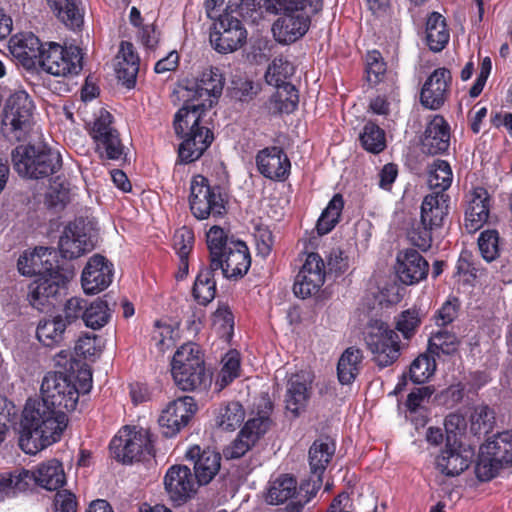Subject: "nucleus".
<instances>
[{"mask_svg": "<svg viewBox=\"0 0 512 512\" xmlns=\"http://www.w3.org/2000/svg\"><path fill=\"white\" fill-rule=\"evenodd\" d=\"M42 400H28L20 422L19 447L30 455L57 443L67 427L66 412L75 410L79 391L64 372L48 373L41 384Z\"/></svg>", "mask_w": 512, "mask_h": 512, "instance_id": "nucleus-1", "label": "nucleus"}, {"mask_svg": "<svg viewBox=\"0 0 512 512\" xmlns=\"http://www.w3.org/2000/svg\"><path fill=\"white\" fill-rule=\"evenodd\" d=\"M211 267L221 270L224 278L242 279L251 267V255L247 244L229 236L228 231L214 225L206 233Z\"/></svg>", "mask_w": 512, "mask_h": 512, "instance_id": "nucleus-2", "label": "nucleus"}, {"mask_svg": "<svg viewBox=\"0 0 512 512\" xmlns=\"http://www.w3.org/2000/svg\"><path fill=\"white\" fill-rule=\"evenodd\" d=\"M450 197L446 193L432 192L426 195L421 204L420 220L412 224L408 231L410 243L422 252H427L444 226L449 214Z\"/></svg>", "mask_w": 512, "mask_h": 512, "instance_id": "nucleus-3", "label": "nucleus"}, {"mask_svg": "<svg viewBox=\"0 0 512 512\" xmlns=\"http://www.w3.org/2000/svg\"><path fill=\"white\" fill-rule=\"evenodd\" d=\"M11 159L14 170L25 179L48 178L62 168L61 154L47 144L18 145L12 150Z\"/></svg>", "mask_w": 512, "mask_h": 512, "instance_id": "nucleus-4", "label": "nucleus"}, {"mask_svg": "<svg viewBox=\"0 0 512 512\" xmlns=\"http://www.w3.org/2000/svg\"><path fill=\"white\" fill-rule=\"evenodd\" d=\"M362 335L365 347L371 354V361L379 369L392 366L401 356L400 337L384 320L369 319Z\"/></svg>", "mask_w": 512, "mask_h": 512, "instance_id": "nucleus-5", "label": "nucleus"}, {"mask_svg": "<svg viewBox=\"0 0 512 512\" xmlns=\"http://www.w3.org/2000/svg\"><path fill=\"white\" fill-rule=\"evenodd\" d=\"M154 441L149 429L124 426L110 441L109 449L116 461L131 464L154 456Z\"/></svg>", "mask_w": 512, "mask_h": 512, "instance_id": "nucleus-6", "label": "nucleus"}, {"mask_svg": "<svg viewBox=\"0 0 512 512\" xmlns=\"http://www.w3.org/2000/svg\"><path fill=\"white\" fill-rule=\"evenodd\" d=\"M228 196L218 184L210 185L208 178L201 174L192 177L190 182L189 207L198 220L223 217L227 213Z\"/></svg>", "mask_w": 512, "mask_h": 512, "instance_id": "nucleus-7", "label": "nucleus"}, {"mask_svg": "<svg viewBox=\"0 0 512 512\" xmlns=\"http://www.w3.org/2000/svg\"><path fill=\"white\" fill-rule=\"evenodd\" d=\"M508 466H512V430L497 433L481 445L475 473L480 481H490Z\"/></svg>", "mask_w": 512, "mask_h": 512, "instance_id": "nucleus-8", "label": "nucleus"}, {"mask_svg": "<svg viewBox=\"0 0 512 512\" xmlns=\"http://www.w3.org/2000/svg\"><path fill=\"white\" fill-rule=\"evenodd\" d=\"M33 100L24 90L12 93L6 100L2 112V130L6 137L22 140L33 124Z\"/></svg>", "mask_w": 512, "mask_h": 512, "instance_id": "nucleus-9", "label": "nucleus"}, {"mask_svg": "<svg viewBox=\"0 0 512 512\" xmlns=\"http://www.w3.org/2000/svg\"><path fill=\"white\" fill-rule=\"evenodd\" d=\"M39 67L57 77L76 76L83 69L82 50L76 45L62 46L57 42H46Z\"/></svg>", "mask_w": 512, "mask_h": 512, "instance_id": "nucleus-10", "label": "nucleus"}, {"mask_svg": "<svg viewBox=\"0 0 512 512\" xmlns=\"http://www.w3.org/2000/svg\"><path fill=\"white\" fill-rule=\"evenodd\" d=\"M69 276L65 270L56 265L55 269L39 276L28 286L27 300L39 311L55 306L58 298L66 292Z\"/></svg>", "mask_w": 512, "mask_h": 512, "instance_id": "nucleus-11", "label": "nucleus"}, {"mask_svg": "<svg viewBox=\"0 0 512 512\" xmlns=\"http://www.w3.org/2000/svg\"><path fill=\"white\" fill-rule=\"evenodd\" d=\"M237 13H222L219 18L212 19L213 29L210 32V43L222 54L230 53L241 48L247 39V31Z\"/></svg>", "mask_w": 512, "mask_h": 512, "instance_id": "nucleus-12", "label": "nucleus"}, {"mask_svg": "<svg viewBox=\"0 0 512 512\" xmlns=\"http://www.w3.org/2000/svg\"><path fill=\"white\" fill-rule=\"evenodd\" d=\"M113 115L105 109H101L95 118L90 130V135L96 144V151L101 158L108 160H120L124 155V145L120 134L113 127Z\"/></svg>", "mask_w": 512, "mask_h": 512, "instance_id": "nucleus-13", "label": "nucleus"}, {"mask_svg": "<svg viewBox=\"0 0 512 512\" xmlns=\"http://www.w3.org/2000/svg\"><path fill=\"white\" fill-rule=\"evenodd\" d=\"M197 409L195 399L191 396L179 397L169 402L158 419L163 436L166 438L176 436L188 425Z\"/></svg>", "mask_w": 512, "mask_h": 512, "instance_id": "nucleus-14", "label": "nucleus"}, {"mask_svg": "<svg viewBox=\"0 0 512 512\" xmlns=\"http://www.w3.org/2000/svg\"><path fill=\"white\" fill-rule=\"evenodd\" d=\"M326 270L318 253L306 254L304 263L295 277L293 292L302 299L316 294L325 282Z\"/></svg>", "mask_w": 512, "mask_h": 512, "instance_id": "nucleus-15", "label": "nucleus"}, {"mask_svg": "<svg viewBox=\"0 0 512 512\" xmlns=\"http://www.w3.org/2000/svg\"><path fill=\"white\" fill-rule=\"evenodd\" d=\"M257 171L266 179L285 182L291 174V161L280 146H268L256 153Z\"/></svg>", "mask_w": 512, "mask_h": 512, "instance_id": "nucleus-16", "label": "nucleus"}, {"mask_svg": "<svg viewBox=\"0 0 512 512\" xmlns=\"http://www.w3.org/2000/svg\"><path fill=\"white\" fill-rule=\"evenodd\" d=\"M164 488L175 506L186 503L197 490L198 483L191 469L185 465L171 466L164 476Z\"/></svg>", "mask_w": 512, "mask_h": 512, "instance_id": "nucleus-17", "label": "nucleus"}, {"mask_svg": "<svg viewBox=\"0 0 512 512\" xmlns=\"http://www.w3.org/2000/svg\"><path fill=\"white\" fill-rule=\"evenodd\" d=\"M452 75L449 69H435L422 85L419 101L429 110H439L448 99Z\"/></svg>", "mask_w": 512, "mask_h": 512, "instance_id": "nucleus-18", "label": "nucleus"}, {"mask_svg": "<svg viewBox=\"0 0 512 512\" xmlns=\"http://www.w3.org/2000/svg\"><path fill=\"white\" fill-rule=\"evenodd\" d=\"M113 276V264L106 257L95 254L89 258L82 271V288L86 294H98L109 287Z\"/></svg>", "mask_w": 512, "mask_h": 512, "instance_id": "nucleus-19", "label": "nucleus"}, {"mask_svg": "<svg viewBox=\"0 0 512 512\" xmlns=\"http://www.w3.org/2000/svg\"><path fill=\"white\" fill-rule=\"evenodd\" d=\"M93 248L94 244L86 232L84 220H75L64 228L59 239V250L64 258H78Z\"/></svg>", "mask_w": 512, "mask_h": 512, "instance_id": "nucleus-20", "label": "nucleus"}, {"mask_svg": "<svg viewBox=\"0 0 512 512\" xmlns=\"http://www.w3.org/2000/svg\"><path fill=\"white\" fill-rule=\"evenodd\" d=\"M272 25L275 40L280 44H292L308 32L314 14L278 13Z\"/></svg>", "mask_w": 512, "mask_h": 512, "instance_id": "nucleus-21", "label": "nucleus"}, {"mask_svg": "<svg viewBox=\"0 0 512 512\" xmlns=\"http://www.w3.org/2000/svg\"><path fill=\"white\" fill-rule=\"evenodd\" d=\"M44 43L33 33H19L9 40L12 56L27 70H34L40 65Z\"/></svg>", "mask_w": 512, "mask_h": 512, "instance_id": "nucleus-22", "label": "nucleus"}, {"mask_svg": "<svg viewBox=\"0 0 512 512\" xmlns=\"http://www.w3.org/2000/svg\"><path fill=\"white\" fill-rule=\"evenodd\" d=\"M186 458L193 463V476L199 486L210 483L221 467V454L210 448L201 449L198 445L192 446L187 450Z\"/></svg>", "mask_w": 512, "mask_h": 512, "instance_id": "nucleus-23", "label": "nucleus"}, {"mask_svg": "<svg viewBox=\"0 0 512 512\" xmlns=\"http://www.w3.org/2000/svg\"><path fill=\"white\" fill-rule=\"evenodd\" d=\"M428 272L429 264L417 250L407 248L397 254L396 274L403 284H417L427 277Z\"/></svg>", "mask_w": 512, "mask_h": 512, "instance_id": "nucleus-24", "label": "nucleus"}, {"mask_svg": "<svg viewBox=\"0 0 512 512\" xmlns=\"http://www.w3.org/2000/svg\"><path fill=\"white\" fill-rule=\"evenodd\" d=\"M313 376L307 371L292 374L287 382L285 395L286 409L295 417L299 416L310 399Z\"/></svg>", "mask_w": 512, "mask_h": 512, "instance_id": "nucleus-25", "label": "nucleus"}, {"mask_svg": "<svg viewBox=\"0 0 512 512\" xmlns=\"http://www.w3.org/2000/svg\"><path fill=\"white\" fill-rule=\"evenodd\" d=\"M224 84L225 79L219 68L210 67L201 73L191 88H187V94L197 101L211 102L212 107L222 95Z\"/></svg>", "mask_w": 512, "mask_h": 512, "instance_id": "nucleus-26", "label": "nucleus"}, {"mask_svg": "<svg viewBox=\"0 0 512 512\" xmlns=\"http://www.w3.org/2000/svg\"><path fill=\"white\" fill-rule=\"evenodd\" d=\"M179 137L183 141L179 145L178 158L185 164L198 160L214 140L212 130L206 126L188 130Z\"/></svg>", "mask_w": 512, "mask_h": 512, "instance_id": "nucleus-27", "label": "nucleus"}, {"mask_svg": "<svg viewBox=\"0 0 512 512\" xmlns=\"http://www.w3.org/2000/svg\"><path fill=\"white\" fill-rule=\"evenodd\" d=\"M179 137L183 141L179 145L178 158L185 164L198 160L214 140L212 130L206 126L188 130Z\"/></svg>", "mask_w": 512, "mask_h": 512, "instance_id": "nucleus-28", "label": "nucleus"}, {"mask_svg": "<svg viewBox=\"0 0 512 512\" xmlns=\"http://www.w3.org/2000/svg\"><path fill=\"white\" fill-rule=\"evenodd\" d=\"M55 256L46 247H35L25 250L17 260V269L22 276H41L55 269Z\"/></svg>", "mask_w": 512, "mask_h": 512, "instance_id": "nucleus-29", "label": "nucleus"}, {"mask_svg": "<svg viewBox=\"0 0 512 512\" xmlns=\"http://www.w3.org/2000/svg\"><path fill=\"white\" fill-rule=\"evenodd\" d=\"M336 445L329 437L316 439L308 451L310 479L314 487L319 489L323 483V475L334 456Z\"/></svg>", "mask_w": 512, "mask_h": 512, "instance_id": "nucleus-30", "label": "nucleus"}, {"mask_svg": "<svg viewBox=\"0 0 512 512\" xmlns=\"http://www.w3.org/2000/svg\"><path fill=\"white\" fill-rule=\"evenodd\" d=\"M451 139V129L442 115H434L427 123L422 145L426 153L440 155L448 151Z\"/></svg>", "mask_w": 512, "mask_h": 512, "instance_id": "nucleus-31", "label": "nucleus"}, {"mask_svg": "<svg viewBox=\"0 0 512 512\" xmlns=\"http://www.w3.org/2000/svg\"><path fill=\"white\" fill-rule=\"evenodd\" d=\"M211 108L210 103H203L187 94L183 106L174 116L173 126L177 136H183L188 130L204 127L202 117Z\"/></svg>", "mask_w": 512, "mask_h": 512, "instance_id": "nucleus-32", "label": "nucleus"}, {"mask_svg": "<svg viewBox=\"0 0 512 512\" xmlns=\"http://www.w3.org/2000/svg\"><path fill=\"white\" fill-rule=\"evenodd\" d=\"M490 201V195L483 187H476L471 192L465 210V227L469 233L478 231L488 221Z\"/></svg>", "mask_w": 512, "mask_h": 512, "instance_id": "nucleus-33", "label": "nucleus"}, {"mask_svg": "<svg viewBox=\"0 0 512 512\" xmlns=\"http://www.w3.org/2000/svg\"><path fill=\"white\" fill-rule=\"evenodd\" d=\"M364 62L365 77L369 85L376 87L382 83H387L393 93L396 89L397 74L393 70L388 69L387 62L382 53L377 49L368 50L365 54Z\"/></svg>", "mask_w": 512, "mask_h": 512, "instance_id": "nucleus-34", "label": "nucleus"}, {"mask_svg": "<svg viewBox=\"0 0 512 512\" xmlns=\"http://www.w3.org/2000/svg\"><path fill=\"white\" fill-rule=\"evenodd\" d=\"M176 386L186 392L206 391L212 383V375L207 371L205 362L171 372Z\"/></svg>", "mask_w": 512, "mask_h": 512, "instance_id": "nucleus-35", "label": "nucleus"}, {"mask_svg": "<svg viewBox=\"0 0 512 512\" xmlns=\"http://www.w3.org/2000/svg\"><path fill=\"white\" fill-rule=\"evenodd\" d=\"M119 53L122 56L121 58L118 56L119 61L116 66L117 78L126 88L131 89L136 84L140 60L130 42H122Z\"/></svg>", "mask_w": 512, "mask_h": 512, "instance_id": "nucleus-36", "label": "nucleus"}, {"mask_svg": "<svg viewBox=\"0 0 512 512\" xmlns=\"http://www.w3.org/2000/svg\"><path fill=\"white\" fill-rule=\"evenodd\" d=\"M33 475L32 481L46 490H58L66 483V476L62 463L57 459H50L41 463Z\"/></svg>", "mask_w": 512, "mask_h": 512, "instance_id": "nucleus-37", "label": "nucleus"}, {"mask_svg": "<svg viewBox=\"0 0 512 512\" xmlns=\"http://www.w3.org/2000/svg\"><path fill=\"white\" fill-rule=\"evenodd\" d=\"M32 479L33 475L26 469L0 473V502L28 490Z\"/></svg>", "mask_w": 512, "mask_h": 512, "instance_id": "nucleus-38", "label": "nucleus"}, {"mask_svg": "<svg viewBox=\"0 0 512 512\" xmlns=\"http://www.w3.org/2000/svg\"><path fill=\"white\" fill-rule=\"evenodd\" d=\"M217 270L211 267V263L203 265L195 278L192 287V296L199 305L206 306L212 302L217 293L214 273Z\"/></svg>", "mask_w": 512, "mask_h": 512, "instance_id": "nucleus-39", "label": "nucleus"}, {"mask_svg": "<svg viewBox=\"0 0 512 512\" xmlns=\"http://www.w3.org/2000/svg\"><path fill=\"white\" fill-rule=\"evenodd\" d=\"M361 349L351 346L344 350L337 363V377L342 385L352 384L361 371L363 361Z\"/></svg>", "mask_w": 512, "mask_h": 512, "instance_id": "nucleus-40", "label": "nucleus"}, {"mask_svg": "<svg viewBox=\"0 0 512 512\" xmlns=\"http://www.w3.org/2000/svg\"><path fill=\"white\" fill-rule=\"evenodd\" d=\"M450 39L446 19L438 12L429 14L426 21V41L429 49L433 52L442 51Z\"/></svg>", "mask_w": 512, "mask_h": 512, "instance_id": "nucleus-41", "label": "nucleus"}, {"mask_svg": "<svg viewBox=\"0 0 512 512\" xmlns=\"http://www.w3.org/2000/svg\"><path fill=\"white\" fill-rule=\"evenodd\" d=\"M436 469L443 475L454 477L465 471L470 461L458 450L454 449L449 443L436 458Z\"/></svg>", "mask_w": 512, "mask_h": 512, "instance_id": "nucleus-42", "label": "nucleus"}, {"mask_svg": "<svg viewBox=\"0 0 512 512\" xmlns=\"http://www.w3.org/2000/svg\"><path fill=\"white\" fill-rule=\"evenodd\" d=\"M277 91L269 99L272 115L291 114L298 108V90L293 84L277 86Z\"/></svg>", "mask_w": 512, "mask_h": 512, "instance_id": "nucleus-43", "label": "nucleus"}, {"mask_svg": "<svg viewBox=\"0 0 512 512\" xmlns=\"http://www.w3.org/2000/svg\"><path fill=\"white\" fill-rule=\"evenodd\" d=\"M66 329L63 316L57 315L51 319L41 320L36 329V336L44 346L54 347L62 343Z\"/></svg>", "mask_w": 512, "mask_h": 512, "instance_id": "nucleus-44", "label": "nucleus"}, {"mask_svg": "<svg viewBox=\"0 0 512 512\" xmlns=\"http://www.w3.org/2000/svg\"><path fill=\"white\" fill-rule=\"evenodd\" d=\"M425 316L426 313L414 305L398 314L394 330L401 333L404 339L411 340L418 332Z\"/></svg>", "mask_w": 512, "mask_h": 512, "instance_id": "nucleus-45", "label": "nucleus"}, {"mask_svg": "<svg viewBox=\"0 0 512 512\" xmlns=\"http://www.w3.org/2000/svg\"><path fill=\"white\" fill-rule=\"evenodd\" d=\"M344 209V199L342 194L336 193L328 202L326 208L322 211L316 223V231L319 235L330 233L340 221Z\"/></svg>", "mask_w": 512, "mask_h": 512, "instance_id": "nucleus-46", "label": "nucleus"}, {"mask_svg": "<svg viewBox=\"0 0 512 512\" xmlns=\"http://www.w3.org/2000/svg\"><path fill=\"white\" fill-rule=\"evenodd\" d=\"M47 3L67 27L75 30L83 25V14L74 0H47Z\"/></svg>", "mask_w": 512, "mask_h": 512, "instance_id": "nucleus-47", "label": "nucleus"}, {"mask_svg": "<svg viewBox=\"0 0 512 512\" xmlns=\"http://www.w3.org/2000/svg\"><path fill=\"white\" fill-rule=\"evenodd\" d=\"M296 493V478L292 475L283 474L271 482L267 498L270 504H280L293 498Z\"/></svg>", "mask_w": 512, "mask_h": 512, "instance_id": "nucleus-48", "label": "nucleus"}, {"mask_svg": "<svg viewBox=\"0 0 512 512\" xmlns=\"http://www.w3.org/2000/svg\"><path fill=\"white\" fill-rule=\"evenodd\" d=\"M359 140L363 149L372 154H379L386 148V133L373 121L364 124Z\"/></svg>", "mask_w": 512, "mask_h": 512, "instance_id": "nucleus-49", "label": "nucleus"}, {"mask_svg": "<svg viewBox=\"0 0 512 512\" xmlns=\"http://www.w3.org/2000/svg\"><path fill=\"white\" fill-rule=\"evenodd\" d=\"M204 354L196 343L188 342L181 345L174 353L171 361V372L186 367L203 364Z\"/></svg>", "mask_w": 512, "mask_h": 512, "instance_id": "nucleus-50", "label": "nucleus"}, {"mask_svg": "<svg viewBox=\"0 0 512 512\" xmlns=\"http://www.w3.org/2000/svg\"><path fill=\"white\" fill-rule=\"evenodd\" d=\"M458 346L459 340L456 334L441 329L430 336L427 351L434 357L453 355L457 352Z\"/></svg>", "mask_w": 512, "mask_h": 512, "instance_id": "nucleus-51", "label": "nucleus"}, {"mask_svg": "<svg viewBox=\"0 0 512 512\" xmlns=\"http://www.w3.org/2000/svg\"><path fill=\"white\" fill-rule=\"evenodd\" d=\"M245 418V410L238 401H231L220 406L217 425L223 430L234 431L240 427Z\"/></svg>", "mask_w": 512, "mask_h": 512, "instance_id": "nucleus-52", "label": "nucleus"}, {"mask_svg": "<svg viewBox=\"0 0 512 512\" xmlns=\"http://www.w3.org/2000/svg\"><path fill=\"white\" fill-rule=\"evenodd\" d=\"M295 68L293 64L286 58L280 56L275 57L265 73V80L269 85L274 87L291 84L287 80L293 76Z\"/></svg>", "mask_w": 512, "mask_h": 512, "instance_id": "nucleus-53", "label": "nucleus"}, {"mask_svg": "<svg viewBox=\"0 0 512 512\" xmlns=\"http://www.w3.org/2000/svg\"><path fill=\"white\" fill-rule=\"evenodd\" d=\"M276 13L317 14L322 0H271Z\"/></svg>", "mask_w": 512, "mask_h": 512, "instance_id": "nucleus-54", "label": "nucleus"}, {"mask_svg": "<svg viewBox=\"0 0 512 512\" xmlns=\"http://www.w3.org/2000/svg\"><path fill=\"white\" fill-rule=\"evenodd\" d=\"M435 370V357L427 351L412 361L408 374L413 383L423 384L434 374Z\"/></svg>", "mask_w": 512, "mask_h": 512, "instance_id": "nucleus-55", "label": "nucleus"}, {"mask_svg": "<svg viewBox=\"0 0 512 512\" xmlns=\"http://www.w3.org/2000/svg\"><path fill=\"white\" fill-rule=\"evenodd\" d=\"M111 317L107 301L97 298L95 301L87 304L84 313V324L93 330L104 327Z\"/></svg>", "mask_w": 512, "mask_h": 512, "instance_id": "nucleus-56", "label": "nucleus"}, {"mask_svg": "<svg viewBox=\"0 0 512 512\" xmlns=\"http://www.w3.org/2000/svg\"><path fill=\"white\" fill-rule=\"evenodd\" d=\"M495 411L487 404H479L473 408L470 415V428L475 434L489 433L493 430L496 416Z\"/></svg>", "mask_w": 512, "mask_h": 512, "instance_id": "nucleus-57", "label": "nucleus"}, {"mask_svg": "<svg viewBox=\"0 0 512 512\" xmlns=\"http://www.w3.org/2000/svg\"><path fill=\"white\" fill-rule=\"evenodd\" d=\"M477 244L480 254L486 262L490 263L500 257L501 238L496 229L482 231L478 237Z\"/></svg>", "mask_w": 512, "mask_h": 512, "instance_id": "nucleus-58", "label": "nucleus"}, {"mask_svg": "<svg viewBox=\"0 0 512 512\" xmlns=\"http://www.w3.org/2000/svg\"><path fill=\"white\" fill-rule=\"evenodd\" d=\"M452 178V170L447 161L440 159L434 161L428 177V183L430 188L434 190L433 192L445 193L451 186Z\"/></svg>", "mask_w": 512, "mask_h": 512, "instance_id": "nucleus-59", "label": "nucleus"}, {"mask_svg": "<svg viewBox=\"0 0 512 512\" xmlns=\"http://www.w3.org/2000/svg\"><path fill=\"white\" fill-rule=\"evenodd\" d=\"M223 362L216 379V386L219 387V390L230 385L239 376L240 372V358L237 352L230 351L227 353Z\"/></svg>", "mask_w": 512, "mask_h": 512, "instance_id": "nucleus-60", "label": "nucleus"}, {"mask_svg": "<svg viewBox=\"0 0 512 512\" xmlns=\"http://www.w3.org/2000/svg\"><path fill=\"white\" fill-rule=\"evenodd\" d=\"M254 238L256 244L257 255L267 258L274 246V235L270 227L264 223H257L254 226Z\"/></svg>", "mask_w": 512, "mask_h": 512, "instance_id": "nucleus-61", "label": "nucleus"}, {"mask_svg": "<svg viewBox=\"0 0 512 512\" xmlns=\"http://www.w3.org/2000/svg\"><path fill=\"white\" fill-rule=\"evenodd\" d=\"M243 0H205L208 18H219L222 13H237L242 9Z\"/></svg>", "mask_w": 512, "mask_h": 512, "instance_id": "nucleus-62", "label": "nucleus"}, {"mask_svg": "<svg viewBox=\"0 0 512 512\" xmlns=\"http://www.w3.org/2000/svg\"><path fill=\"white\" fill-rule=\"evenodd\" d=\"M460 305L457 297H448L434 315L436 325L445 327L451 324L458 317Z\"/></svg>", "mask_w": 512, "mask_h": 512, "instance_id": "nucleus-63", "label": "nucleus"}, {"mask_svg": "<svg viewBox=\"0 0 512 512\" xmlns=\"http://www.w3.org/2000/svg\"><path fill=\"white\" fill-rule=\"evenodd\" d=\"M271 425V419L267 415H259L249 419L243 426L242 436L253 439L256 443L265 435Z\"/></svg>", "mask_w": 512, "mask_h": 512, "instance_id": "nucleus-64", "label": "nucleus"}]
</instances>
